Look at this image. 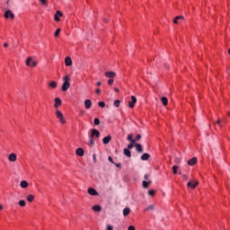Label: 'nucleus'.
I'll list each match as a JSON object with an SVG mask.
<instances>
[{
	"label": "nucleus",
	"instance_id": "nucleus-12",
	"mask_svg": "<svg viewBox=\"0 0 230 230\" xmlns=\"http://www.w3.org/2000/svg\"><path fill=\"white\" fill-rule=\"evenodd\" d=\"M60 105H62V100H60V98H56L54 104L55 109H58Z\"/></svg>",
	"mask_w": 230,
	"mask_h": 230
},
{
	"label": "nucleus",
	"instance_id": "nucleus-38",
	"mask_svg": "<svg viewBox=\"0 0 230 230\" xmlns=\"http://www.w3.org/2000/svg\"><path fill=\"white\" fill-rule=\"evenodd\" d=\"M94 125H100V119L96 118L93 120Z\"/></svg>",
	"mask_w": 230,
	"mask_h": 230
},
{
	"label": "nucleus",
	"instance_id": "nucleus-39",
	"mask_svg": "<svg viewBox=\"0 0 230 230\" xmlns=\"http://www.w3.org/2000/svg\"><path fill=\"white\" fill-rule=\"evenodd\" d=\"M40 3L43 5L48 4V0H40Z\"/></svg>",
	"mask_w": 230,
	"mask_h": 230
},
{
	"label": "nucleus",
	"instance_id": "nucleus-25",
	"mask_svg": "<svg viewBox=\"0 0 230 230\" xmlns=\"http://www.w3.org/2000/svg\"><path fill=\"white\" fill-rule=\"evenodd\" d=\"M161 102H162L163 105H164V107H166V105H168V98L162 97Z\"/></svg>",
	"mask_w": 230,
	"mask_h": 230
},
{
	"label": "nucleus",
	"instance_id": "nucleus-18",
	"mask_svg": "<svg viewBox=\"0 0 230 230\" xmlns=\"http://www.w3.org/2000/svg\"><path fill=\"white\" fill-rule=\"evenodd\" d=\"M135 146L137 152H138L139 154H143V146H141V144H136Z\"/></svg>",
	"mask_w": 230,
	"mask_h": 230
},
{
	"label": "nucleus",
	"instance_id": "nucleus-55",
	"mask_svg": "<svg viewBox=\"0 0 230 230\" xmlns=\"http://www.w3.org/2000/svg\"><path fill=\"white\" fill-rule=\"evenodd\" d=\"M176 17H179V20L184 19V16H176Z\"/></svg>",
	"mask_w": 230,
	"mask_h": 230
},
{
	"label": "nucleus",
	"instance_id": "nucleus-14",
	"mask_svg": "<svg viewBox=\"0 0 230 230\" xmlns=\"http://www.w3.org/2000/svg\"><path fill=\"white\" fill-rule=\"evenodd\" d=\"M105 76H107V78L112 79L116 76V73L115 72H106Z\"/></svg>",
	"mask_w": 230,
	"mask_h": 230
},
{
	"label": "nucleus",
	"instance_id": "nucleus-59",
	"mask_svg": "<svg viewBox=\"0 0 230 230\" xmlns=\"http://www.w3.org/2000/svg\"><path fill=\"white\" fill-rule=\"evenodd\" d=\"M105 22H109V20H104Z\"/></svg>",
	"mask_w": 230,
	"mask_h": 230
},
{
	"label": "nucleus",
	"instance_id": "nucleus-34",
	"mask_svg": "<svg viewBox=\"0 0 230 230\" xmlns=\"http://www.w3.org/2000/svg\"><path fill=\"white\" fill-rule=\"evenodd\" d=\"M152 211L154 210V205H149L147 208H145V211Z\"/></svg>",
	"mask_w": 230,
	"mask_h": 230
},
{
	"label": "nucleus",
	"instance_id": "nucleus-57",
	"mask_svg": "<svg viewBox=\"0 0 230 230\" xmlns=\"http://www.w3.org/2000/svg\"><path fill=\"white\" fill-rule=\"evenodd\" d=\"M175 161H177V163H181V160H179V159H175Z\"/></svg>",
	"mask_w": 230,
	"mask_h": 230
},
{
	"label": "nucleus",
	"instance_id": "nucleus-54",
	"mask_svg": "<svg viewBox=\"0 0 230 230\" xmlns=\"http://www.w3.org/2000/svg\"><path fill=\"white\" fill-rule=\"evenodd\" d=\"M4 48H8V43H4Z\"/></svg>",
	"mask_w": 230,
	"mask_h": 230
},
{
	"label": "nucleus",
	"instance_id": "nucleus-20",
	"mask_svg": "<svg viewBox=\"0 0 230 230\" xmlns=\"http://www.w3.org/2000/svg\"><path fill=\"white\" fill-rule=\"evenodd\" d=\"M148 159H150V155L148 153H145L141 155L142 161H148Z\"/></svg>",
	"mask_w": 230,
	"mask_h": 230
},
{
	"label": "nucleus",
	"instance_id": "nucleus-41",
	"mask_svg": "<svg viewBox=\"0 0 230 230\" xmlns=\"http://www.w3.org/2000/svg\"><path fill=\"white\" fill-rule=\"evenodd\" d=\"M98 105L99 107H102V108L105 107V103L103 102H99Z\"/></svg>",
	"mask_w": 230,
	"mask_h": 230
},
{
	"label": "nucleus",
	"instance_id": "nucleus-28",
	"mask_svg": "<svg viewBox=\"0 0 230 230\" xmlns=\"http://www.w3.org/2000/svg\"><path fill=\"white\" fill-rule=\"evenodd\" d=\"M27 200H28V202H33V200H35V196H33L31 194L28 195Z\"/></svg>",
	"mask_w": 230,
	"mask_h": 230
},
{
	"label": "nucleus",
	"instance_id": "nucleus-56",
	"mask_svg": "<svg viewBox=\"0 0 230 230\" xmlns=\"http://www.w3.org/2000/svg\"><path fill=\"white\" fill-rule=\"evenodd\" d=\"M97 85L98 86L102 85V82H97Z\"/></svg>",
	"mask_w": 230,
	"mask_h": 230
},
{
	"label": "nucleus",
	"instance_id": "nucleus-16",
	"mask_svg": "<svg viewBox=\"0 0 230 230\" xmlns=\"http://www.w3.org/2000/svg\"><path fill=\"white\" fill-rule=\"evenodd\" d=\"M92 105H93V102H91V100L87 99L84 101L85 109H91Z\"/></svg>",
	"mask_w": 230,
	"mask_h": 230
},
{
	"label": "nucleus",
	"instance_id": "nucleus-21",
	"mask_svg": "<svg viewBox=\"0 0 230 230\" xmlns=\"http://www.w3.org/2000/svg\"><path fill=\"white\" fill-rule=\"evenodd\" d=\"M151 184H152V181H142V186H143V188H145V189L148 188V186H150Z\"/></svg>",
	"mask_w": 230,
	"mask_h": 230
},
{
	"label": "nucleus",
	"instance_id": "nucleus-24",
	"mask_svg": "<svg viewBox=\"0 0 230 230\" xmlns=\"http://www.w3.org/2000/svg\"><path fill=\"white\" fill-rule=\"evenodd\" d=\"M123 215H124V217H128V215H130V208H125L123 209Z\"/></svg>",
	"mask_w": 230,
	"mask_h": 230
},
{
	"label": "nucleus",
	"instance_id": "nucleus-4",
	"mask_svg": "<svg viewBox=\"0 0 230 230\" xmlns=\"http://www.w3.org/2000/svg\"><path fill=\"white\" fill-rule=\"evenodd\" d=\"M136 103H137V99L136 98V96L132 95L131 101L128 102V107H130V109H134Z\"/></svg>",
	"mask_w": 230,
	"mask_h": 230
},
{
	"label": "nucleus",
	"instance_id": "nucleus-49",
	"mask_svg": "<svg viewBox=\"0 0 230 230\" xmlns=\"http://www.w3.org/2000/svg\"><path fill=\"white\" fill-rule=\"evenodd\" d=\"M115 166H116L117 168H121V164H115Z\"/></svg>",
	"mask_w": 230,
	"mask_h": 230
},
{
	"label": "nucleus",
	"instance_id": "nucleus-48",
	"mask_svg": "<svg viewBox=\"0 0 230 230\" xmlns=\"http://www.w3.org/2000/svg\"><path fill=\"white\" fill-rule=\"evenodd\" d=\"M95 93H96V94H100V93H102V90L96 89V90H95Z\"/></svg>",
	"mask_w": 230,
	"mask_h": 230
},
{
	"label": "nucleus",
	"instance_id": "nucleus-23",
	"mask_svg": "<svg viewBox=\"0 0 230 230\" xmlns=\"http://www.w3.org/2000/svg\"><path fill=\"white\" fill-rule=\"evenodd\" d=\"M93 211L99 213V211H102V207L100 205H95L93 207Z\"/></svg>",
	"mask_w": 230,
	"mask_h": 230
},
{
	"label": "nucleus",
	"instance_id": "nucleus-35",
	"mask_svg": "<svg viewBox=\"0 0 230 230\" xmlns=\"http://www.w3.org/2000/svg\"><path fill=\"white\" fill-rule=\"evenodd\" d=\"M134 145H136V143H130L128 145V150H132V148H134Z\"/></svg>",
	"mask_w": 230,
	"mask_h": 230
},
{
	"label": "nucleus",
	"instance_id": "nucleus-60",
	"mask_svg": "<svg viewBox=\"0 0 230 230\" xmlns=\"http://www.w3.org/2000/svg\"><path fill=\"white\" fill-rule=\"evenodd\" d=\"M228 53H229V55H230V49H228Z\"/></svg>",
	"mask_w": 230,
	"mask_h": 230
},
{
	"label": "nucleus",
	"instance_id": "nucleus-32",
	"mask_svg": "<svg viewBox=\"0 0 230 230\" xmlns=\"http://www.w3.org/2000/svg\"><path fill=\"white\" fill-rule=\"evenodd\" d=\"M89 146H94V139L93 138V137H90Z\"/></svg>",
	"mask_w": 230,
	"mask_h": 230
},
{
	"label": "nucleus",
	"instance_id": "nucleus-26",
	"mask_svg": "<svg viewBox=\"0 0 230 230\" xmlns=\"http://www.w3.org/2000/svg\"><path fill=\"white\" fill-rule=\"evenodd\" d=\"M49 87H51V89H57V82L52 81L49 84Z\"/></svg>",
	"mask_w": 230,
	"mask_h": 230
},
{
	"label": "nucleus",
	"instance_id": "nucleus-45",
	"mask_svg": "<svg viewBox=\"0 0 230 230\" xmlns=\"http://www.w3.org/2000/svg\"><path fill=\"white\" fill-rule=\"evenodd\" d=\"M93 163H96L97 159H96V154L93 155Z\"/></svg>",
	"mask_w": 230,
	"mask_h": 230
},
{
	"label": "nucleus",
	"instance_id": "nucleus-8",
	"mask_svg": "<svg viewBox=\"0 0 230 230\" xmlns=\"http://www.w3.org/2000/svg\"><path fill=\"white\" fill-rule=\"evenodd\" d=\"M8 160L11 163H15V161H17V155L15 153L10 154L9 156H8Z\"/></svg>",
	"mask_w": 230,
	"mask_h": 230
},
{
	"label": "nucleus",
	"instance_id": "nucleus-1",
	"mask_svg": "<svg viewBox=\"0 0 230 230\" xmlns=\"http://www.w3.org/2000/svg\"><path fill=\"white\" fill-rule=\"evenodd\" d=\"M63 84H62V91L66 92L67 91V89H69L71 87V84L69 82H71V77H69V75H66L63 78Z\"/></svg>",
	"mask_w": 230,
	"mask_h": 230
},
{
	"label": "nucleus",
	"instance_id": "nucleus-2",
	"mask_svg": "<svg viewBox=\"0 0 230 230\" xmlns=\"http://www.w3.org/2000/svg\"><path fill=\"white\" fill-rule=\"evenodd\" d=\"M25 65L27 67H37L38 62L35 60V58L29 57L25 61Z\"/></svg>",
	"mask_w": 230,
	"mask_h": 230
},
{
	"label": "nucleus",
	"instance_id": "nucleus-10",
	"mask_svg": "<svg viewBox=\"0 0 230 230\" xmlns=\"http://www.w3.org/2000/svg\"><path fill=\"white\" fill-rule=\"evenodd\" d=\"M65 66H66V67H69V66H73V60L70 57H66L65 58Z\"/></svg>",
	"mask_w": 230,
	"mask_h": 230
},
{
	"label": "nucleus",
	"instance_id": "nucleus-47",
	"mask_svg": "<svg viewBox=\"0 0 230 230\" xmlns=\"http://www.w3.org/2000/svg\"><path fill=\"white\" fill-rule=\"evenodd\" d=\"M128 230H136V227H134V226H129Z\"/></svg>",
	"mask_w": 230,
	"mask_h": 230
},
{
	"label": "nucleus",
	"instance_id": "nucleus-9",
	"mask_svg": "<svg viewBox=\"0 0 230 230\" xmlns=\"http://www.w3.org/2000/svg\"><path fill=\"white\" fill-rule=\"evenodd\" d=\"M88 193L93 197H96L98 195V191L94 188H88Z\"/></svg>",
	"mask_w": 230,
	"mask_h": 230
},
{
	"label": "nucleus",
	"instance_id": "nucleus-58",
	"mask_svg": "<svg viewBox=\"0 0 230 230\" xmlns=\"http://www.w3.org/2000/svg\"><path fill=\"white\" fill-rule=\"evenodd\" d=\"M0 209H3V205H0Z\"/></svg>",
	"mask_w": 230,
	"mask_h": 230
},
{
	"label": "nucleus",
	"instance_id": "nucleus-52",
	"mask_svg": "<svg viewBox=\"0 0 230 230\" xmlns=\"http://www.w3.org/2000/svg\"><path fill=\"white\" fill-rule=\"evenodd\" d=\"M144 179H145L146 181H148V174H146V175L144 176Z\"/></svg>",
	"mask_w": 230,
	"mask_h": 230
},
{
	"label": "nucleus",
	"instance_id": "nucleus-33",
	"mask_svg": "<svg viewBox=\"0 0 230 230\" xmlns=\"http://www.w3.org/2000/svg\"><path fill=\"white\" fill-rule=\"evenodd\" d=\"M177 170H179V166L177 165L172 166V173L177 174Z\"/></svg>",
	"mask_w": 230,
	"mask_h": 230
},
{
	"label": "nucleus",
	"instance_id": "nucleus-46",
	"mask_svg": "<svg viewBox=\"0 0 230 230\" xmlns=\"http://www.w3.org/2000/svg\"><path fill=\"white\" fill-rule=\"evenodd\" d=\"M108 161H110V163H112L114 164V161L112 160V157L111 156H109L108 157Z\"/></svg>",
	"mask_w": 230,
	"mask_h": 230
},
{
	"label": "nucleus",
	"instance_id": "nucleus-36",
	"mask_svg": "<svg viewBox=\"0 0 230 230\" xmlns=\"http://www.w3.org/2000/svg\"><path fill=\"white\" fill-rule=\"evenodd\" d=\"M119 103H121V102L119 100H116L114 101V107H119Z\"/></svg>",
	"mask_w": 230,
	"mask_h": 230
},
{
	"label": "nucleus",
	"instance_id": "nucleus-53",
	"mask_svg": "<svg viewBox=\"0 0 230 230\" xmlns=\"http://www.w3.org/2000/svg\"><path fill=\"white\" fill-rule=\"evenodd\" d=\"M115 93H119V89L114 88Z\"/></svg>",
	"mask_w": 230,
	"mask_h": 230
},
{
	"label": "nucleus",
	"instance_id": "nucleus-17",
	"mask_svg": "<svg viewBox=\"0 0 230 230\" xmlns=\"http://www.w3.org/2000/svg\"><path fill=\"white\" fill-rule=\"evenodd\" d=\"M75 154L79 155V157H84V149L82 147L77 148Z\"/></svg>",
	"mask_w": 230,
	"mask_h": 230
},
{
	"label": "nucleus",
	"instance_id": "nucleus-15",
	"mask_svg": "<svg viewBox=\"0 0 230 230\" xmlns=\"http://www.w3.org/2000/svg\"><path fill=\"white\" fill-rule=\"evenodd\" d=\"M100 137V131L98 129H92L91 137Z\"/></svg>",
	"mask_w": 230,
	"mask_h": 230
},
{
	"label": "nucleus",
	"instance_id": "nucleus-40",
	"mask_svg": "<svg viewBox=\"0 0 230 230\" xmlns=\"http://www.w3.org/2000/svg\"><path fill=\"white\" fill-rule=\"evenodd\" d=\"M106 230H114V227L111 225H108Z\"/></svg>",
	"mask_w": 230,
	"mask_h": 230
},
{
	"label": "nucleus",
	"instance_id": "nucleus-42",
	"mask_svg": "<svg viewBox=\"0 0 230 230\" xmlns=\"http://www.w3.org/2000/svg\"><path fill=\"white\" fill-rule=\"evenodd\" d=\"M172 22L174 23V24H177L178 22H179V17H175L174 18V20L172 21Z\"/></svg>",
	"mask_w": 230,
	"mask_h": 230
},
{
	"label": "nucleus",
	"instance_id": "nucleus-50",
	"mask_svg": "<svg viewBox=\"0 0 230 230\" xmlns=\"http://www.w3.org/2000/svg\"><path fill=\"white\" fill-rule=\"evenodd\" d=\"M182 178H183L185 181H187V180H188V175L183 174V175H182Z\"/></svg>",
	"mask_w": 230,
	"mask_h": 230
},
{
	"label": "nucleus",
	"instance_id": "nucleus-27",
	"mask_svg": "<svg viewBox=\"0 0 230 230\" xmlns=\"http://www.w3.org/2000/svg\"><path fill=\"white\" fill-rule=\"evenodd\" d=\"M21 188H27L28 187V181H22L20 183Z\"/></svg>",
	"mask_w": 230,
	"mask_h": 230
},
{
	"label": "nucleus",
	"instance_id": "nucleus-22",
	"mask_svg": "<svg viewBox=\"0 0 230 230\" xmlns=\"http://www.w3.org/2000/svg\"><path fill=\"white\" fill-rule=\"evenodd\" d=\"M226 120L222 121V119H217V121L216 122L217 125H218V127L222 128L224 127V125H226Z\"/></svg>",
	"mask_w": 230,
	"mask_h": 230
},
{
	"label": "nucleus",
	"instance_id": "nucleus-30",
	"mask_svg": "<svg viewBox=\"0 0 230 230\" xmlns=\"http://www.w3.org/2000/svg\"><path fill=\"white\" fill-rule=\"evenodd\" d=\"M148 195L150 197H154V195H155V190L152 189L148 190Z\"/></svg>",
	"mask_w": 230,
	"mask_h": 230
},
{
	"label": "nucleus",
	"instance_id": "nucleus-6",
	"mask_svg": "<svg viewBox=\"0 0 230 230\" xmlns=\"http://www.w3.org/2000/svg\"><path fill=\"white\" fill-rule=\"evenodd\" d=\"M4 17H5V19H14L15 15L12 13V11L8 10L4 13Z\"/></svg>",
	"mask_w": 230,
	"mask_h": 230
},
{
	"label": "nucleus",
	"instance_id": "nucleus-13",
	"mask_svg": "<svg viewBox=\"0 0 230 230\" xmlns=\"http://www.w3.org/2000/svg\"><path fill=\"white\" fill-rule=\"evenodd\" d=\"M111 139H112V137H111V136L105 137L102 139L103 145H109V143H111Z\"/></svg>",
	"mask_w": 230,
	"mask_h": 230
},
{
	"label": "nucleus",
	"instance_id": "nucleus-43",
	"mask_svg": "<svg viewBox=\"0 0 230 230\" xmlns=\"http://www.w3.org/2000/svg\"><path fill=\"white\" fill-rule=\"evenodd\" d=\"M108 84L109 85H112V84H114V79H109Z\"/></svg>",
	"mask_w": 230,
	"mask_h": 230
},
{
	"label": "nucleus",
	"instance_id": "nucleus-37",
	"mask_svg": "<svg viewBox=\"0 0 230 230\" xmlns=\"http://www.w3.org/2000/svg\"><path fill=\"white\" fill-rule=\"evenodd\" d=\"M60 31H61L60 29H57V31L54 33V37H58V35H60Z\"/></svg>",
	"mask_w": 230,
	"mask_h": 230
},
{
	"label": "nucleus",
	"instance_id": "nucleus-3",
	"mask_svg": "<svg viewBox=\"0 0 230 230\" xmlns=\"http://www.w3.org/2000/svg\"><path fill=\"white\" fill-rule=\"evenodd\" d=\"M56 116H57L58 119H59V121L62 125H64L66 123V119H64V114H62V111H60L59 110H57Z\"/></svg>",
	"mask_w": 230,
	"mask_h": 230
},
{
	"label": "nucleus",
	"instance_id": "nucleus-51",
	"mask_svg": "<svg viewBox=\"0 0 230 230\" xmlns=\"http://www.w3.org/2000/svg\"><path fill=\"white\" fill-rule=\"evenodd\" d=\"M79 114H80V116H84V114H85V111H81Z\"/></svg>",
	"mask_w": 230,
	"mask_h": 230
},
{
	"label": "nucleus",
	"instance_id": "nucleus-29",
	"mask_svg": "<svg viewBox=\"0 0 230 230\" xmlns=\"http://www.w3.org/2000/svg\"><path fill=\"white\" fill-rule=\"evenodd\" d=\"M18 204L21 206V208L26 207V201L24 199L20 200Z\"/></svg>",
	"mask_w": 230,
	"mask_h": 230
},
{
	"label": "nucleus",
	"instance_id": "nucleus-5",
	"mask_svg": "<svg viewBox=\"0 0 230 230\" xmlns=\"http://www.w3.org/2000/svg\"><path fill=\"white\" fill-rule=\"evenodd\" d=\"M197 186H199V181H190L187 183V188H191L192 190L197 188Z\"/></svg>",
	"mask_w": 230,
	"mask_h": 230
},
{
	"label": "nucleus",
	"instance_id": "nucleus-31",
	"mask_svg": "<svg viewBox=\"0 0 230 230\" xmlns=\"http://www.w3.org/2000/svg\"><path fill=\"white\" fill-rule=\"evenodd\" d=\"M128 141H130L131 143H136V140L132 138V135H128Z\"/></svg>",
	"mask_w": 230,
	"mask_h": 230
},
{
	"label": "nucleus",
	"instance_id": "nucleus-19",
	"mask_svg": "<svg viewBox=\"0 0 230 230\" xmlns=\"http://www.w3.org/2000/svg\"><path fill=\"white\" fill-rule=\"evenodd\" d=\"M123 153L126 157H132V153L130 152V149L124 148Z\"/></svg>",
	"mask_w": 230,
	"mask_h": 230
},
{
	"label": "nucleus",
	"instance_id": "nucleus-44",
	"mask_svg": "<svg viewBox=\"0 0 230 230\" xmlns=\"http://www.w3.org/2000/svg\"><path fill=\"white\" fill-rule=\"evenodd\" d=\"M139 139H141L140 134L137 135L135 141H139Z\"/></svg>",
	"mask_w": 230,
	"mask_h": 230
},
{
	"label": "nucleus",
	"instance_id": "nucleus-11",
	"mask_svg": "<svg viewBox=\"0 0 230 230\" xmlns=\"http://www.w3.org/2000/svg\"><path fill=\"white\" fill-rule=\"evenodd\" d=\"M187 164H189V166H195V164H197V157L188 160Z\"/></svg>",
	"mask_w": 230,
	"mask_h": 230
},
{
	"label": "nucleus",
	"instance_id": "nucleus-7",
	"mask_svg": "<svg viewBox=\"0 0 230 230\" xmlns=\"http://www.w3.org/2000/svg\"><path fill=\"white\" fill-rule=\"evenodd\" d=\"M62 15H64V13H62V12L57 11V13L54 15V21L58 22L60 21V17H62Z\"/></svg>",
	"mask_w": 230,
	"mask_h": 230
}]
</instances>
